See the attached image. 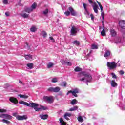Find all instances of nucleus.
Segmentation results:
<instances>
[{
	"instance_id": "obj_1",
	"label": "nucleus",
	"mask_w": 125,
	"mask_h": 125,
	"mask_svg": "<svg viewBox=\"0 0 125 125\" xmlns=\"http://www.w3.org/2000/svg\"><path fill=\"white\" fill-rule=\"evenodd\" d=\"M77 77L79 78V81L83 82L87 85H88V83H91L92 77L90 74L88 72L82 71L78 74Z\"/></svg>"
},
{
	"instance_id": "obj_2",
	"label": "nucleus",
	"mask_w": 125,
	"mask_h": 125,
	"mask_svg": "<svg viewBox=\"0 0 125 125\" xmlns=\"http://www.w3.org/2000/svg\"><path fill=\"white\" fill-rule=\"evenodd\" d=\"M32 105L35 111H36V112H41L42 110H43V111H45V110H47V107H45L42 105H41L40 108L39 107V104L36 103L32 104Z\"/></svg>"
},
{
	"instance_id": "obj_3",
	"label": "nucleus",
	"mask_w": 125,
	"mask_h": 125,
	"mask_svg": "<svg viewBox=\"0 0 125 125\" xmlns=\"http://www.w3.org/2000/svg\"><path fill=\"white\" fill-rule=\"evenodd\" d=\"M79 26L78 25H73L70 30V35L71 36H76L77 33L79 32Z\"/></svg>"
},
{
	"instance_id": "obj_4",
	"label": "nucleus",
	"mask_w": 125,
	"mask_h": 125,
	"mask_svg": "<svg viewBox=\"0 0 125 125\" xmlns=\"http://www.w3.org/2000/svg\"><path fill=\"white\" fill-rule=\"evenodd\" d=\"M106 66L108 67L109 70H115V69L117 68V65L116 64V62H107Z\"/></svg>"
},
{
	"instance_id": "obj_5",
	"label": "nucleus",
	"mask_w": 125,
	"mask_h": 125,
	"mask_svg": "<svg viewBox=\"0 0 125 125\" xmlns=\"http://www.w3.org/2000/svg\"><path fill=\"white\" fill-rule=\"evenodd\" d=\"M102 26H99V30L101 32V35L102 37L106 36V28L104 26V21H102Z\"/></svg>"
},
{
	"instance_id": "obj_6",
	"label": "nucleus",
	"mask_w": 125,
	"mask_h": 125,
	"mask_svg": "<svg viewBox=\"0 0 125 125\" xmlns=\"http://www.w3.org/2000/svg\"><path fill=\"white\" fill-rule=\"evenodd\" d=\"M60 87H56L55 88H53L52 87H51L47 89V91H49V92H59L60 91Z\"/></svg>"
},
{
	"instance_id": "obj_7",
	"label": "nucleus",
	"mask_w": 125,
	"mask_h": 125,
	"mask_svg": "<svg viewBox=\"0 0 125 125\" xmlns=\"http://www.w3.org/2000/svg\"><path fill=\"white\" fill-rule=\"evenodd\" d=\"M44 100H46L47 102L48 103H49L50 104H51L52 103H53V97L52 96H45L43 97Z\"/></svg>"
},
{
	"instance_id": "obj_8",
	"label": "nucleus",
	"mask_w": 125,
	"mask_h": 125,
	"mask_svg": "<svg viewBox=\"0 0 125 125\" xmlns=\"http://www.w3.org/2000/svg\"><path fill=\"white\" fill-rule=\"evenodd\" d=\"M27 119H28L27 115L21 116L20 115H18L16 120L18 121H23V120H27Z\"/></svg>"
},
{
	"instance_id": "obj_9",
	"label": "nucleus",
	"mask_w": 125,
	"mask_h": 125,
	"mask_svg": "<svg viewBox=\"0 0 125 125\" xmlns=\"http://www.w3.org/2000/svg\"><path fill=\"white\" fill-rule=\"evenodd\" d=\"M68 9L72 16H77L78 13L76 12V11H75V10H74L73 7H69Z\"/></svg>"
},
{
	"instance_id": "obj_10",
	"label": "nucleus",
	"mask_w": 125,
	"mask_h": 125,
	"mask_svg": "<svg viewBox=\"0 0 125 125\" xmlns=\"http://www.w3.org/2000/svg\"><path fill=\"white\" fill-rule=\"evenodd\" d=\"M77 93H80V89L78 88H75L72 91V95L75 97H78Z\"/></svg>"
},
{
	"instance_id": "obj_11",
	"label": "nucleus",
	"mask_w": 125,
	"mask_h": 125,
	"mask_svg": "<svg viewBox=\"0 0 125 125\" xmlns=\"http://www.w3.org/2000/svg\"><path fill=\"white\" fill-rule=\"evenodd\" d=\"M9 101H10L13 104H18V100L17 99L14 97H10L9 99Z\"/></svg>"
},
{
	"instance_id": "obj_12",
	"label": "nucleus",
	"mask_w": 125,
	"mask_h": 125,
	"mask_svg": "<svg viewBox=\"0 0 125 125\" xmlns=\"http://www.w3.org/2000/svg\"><path fill=\"white\" fill-rule=\"evenodd\" d=\"M119 25L121 27V29L125 30V21L124 20L120 21H119Z\"/></svg>"
},
{
	"instance_id": "obj_13",
	"label": "nucleus",
	"mask_w": 125,
	"mask_h": 125,
	"mask_svg": "<svg viewBox=\"0 0 125 125\" xmlns=\"http://www.w3.org/2000/svg\"><path fill=\"white\" fill-rule=\"evenodd\" d=\"M111 37L115 38L117 36V31L114 29H111L110 30Z\"/></svg>"
},
{
	"instance_id": "obj_14",
	"label": "nucleus",
	"mask_w": 125,
	"mask_h": 125,
	"mask_svg": "<svg viewBox=\"0 0 125 125\" xmlns=\"http://www.w3.org/2000/svg\"><path fill=\"white\" fill-rule=\"evenodd\" d=\"M32 104H35V103H30V104H28V103L23 101L22 105L27 106V107H31V108H34V106H33V105H32Z\"/></svg>"
},
{
	"instance_id": "obj_15",
	"label": "nucleus",
	"mask_w": 125,
	"mask_h": 125,
	"mask_svg": "<svg viewBox=\"0 0 125 125\" xmlns=\"http://www.w3.org/2000/svg\"><path fill=\"white\" fill-rule=\"evenodd\" d=\"M54 63L53 62H49L47 64V69H51V68H53L54 66Z\"/></svg>"
},
{
	"instance_id": "obj_16",
	"label": "nucleus",
	"mask_w": 125,
	"mask_h": 125,
	"mask_svg": "<svg viewBox=\"0 0 125 125\" xmlns=\"http://www.w3.org/2000/svg\"><path fill=\"white\" fill-rule=\"evenodd\" d=\"M93 9L95 13H98V5L97 4H95L92 5Z\"/></svg>"
},
{
	"instance_id": "obj_17",
	"label": "nucleus",
	"mask_w": 125,
	"mask_h": 125,
	"mask_svg": "<svg viewBox=\"0 0 125 125\" xmlns=\"http://www.w3.org/2000/svg\"><path fill=\"white\" fill-rule=\"evenodd\" d=\"M117 105L119 106L121 110H125V105L122 104V102L120 101L119 103H117Z\"/></svg>"
},
{
	"instance_id": "obj_18",
	"label": "nucleus",
	"mask_w": 125,
	"mask_h": 125,
	"mask_svg": "<svg viewBox=\"0 0 125 125\" xmlns=\"http://www.w3.org/2000/svg\"><path fill=\"white\" fill-rule=\"evenodd\" d=\"M24 11L27 13H31L33 11V9L31 7H27L24 9Z\"/></svg>"
},
{
	"instance_id": "obj_19",
	"label": "nucleus",
	"mask_w": 125,
	"mask_h": 125,
	"mask_svg": "<svg viewBox=\"0 0 125 125\" xmlns=\"http://www.w3.org/2000/svg\"><path fill=\"white\" fill-rule=\"evenodd\" d=\"M4 119H6L7 120H11V119H12V116L9 114H4Z\"/></svg>"
},
{
	"instance_id": "obj_20",
	"label": "nucleus",
	"mask_w": 125,
	"mask_h": 125,
	"mask_svg": "<svg viewBox=\"0 0 125 125\" xmlns=\"http://www.w3.org/2000/svg\"><path fill=\"white\" fill-rule=\"evenodd\" d=\"M48 12H49V10H48V9L46 8L45 10L42 11V14H43V15H44L45 16H47Z\"/></svg>"
},
{
	"instance_id": "obj_21",
	"label": "nucleus",
	"mask_w": 125,
	"mask_h": 125,
	"mask_svg": "<svg viewBox=\"0 0 125 125\" xmlns=\"http://www.w3.org/2000/svg\"><path fill=\"white\" fill-rule=\"evenodd\" d=\"M71 116H72V114L66 112L64 114V119H65V120H67V121H69V118H68L67 117H71Z\"/></svg>"
},
{
	"instance_id": "obj_22",
	"label": "nucleus",
	"mask_w": 125,
	"mask_h": 125,
	"mask_svg": "<svg viewBox=\"0 0 125 125\" xmlns=\"http://www.w3.org/2000/svg\"><path fill=\"white\" fill-rule=\"evenodd\" d=\"M40 118H41V119L42 120H46V119H47L48 118V115L47 114H45V115H43V114H42L40 115Z\"/></svg>"
},
{
	"instance_id": "obj_23",
	"label": "nucleus",
	"mask_w": 125,
	"mask_h": 125,
	"mask_svg": "<svg viewBox=\"0 0 125 125\" xmlns=\"http://www.w3.org/2000/svg\"><path fill=\"white\" fill-rule=\"evenodd\" d=\"M73 44H75V45H76L77 46H79L80 44H81V42H80V41L78 40H75L72 42Z\"/></svg>"
},
{
	"instance_id": "obj_24",
	"label": "nucleus",
	"mask_w": 125,
	"mask_h": 125,
	"mask_svg": "<svg viewBox=\"0 0 125 125\" xmlns=\"http://www.w3.org/2000/svg\"><path fill=\"white\" fill-rule=\"evenodd\" d=\"M125 42V34H123L122 37H120V43H123Z\"/></svg>"
},
{
	"instance_id": "obj_25",
	"label": "nucleus",
	"mask_w": 125,
	"mask_h": 125,
	"mask_svg": "<svg viewBox=\"0 0 125 125\" xmlns=\"http://www.w3.org/2000/svg\"><path fill=\"white\" fill-rule=\"evenodd\" d=\"M111 84L112 87H116V86H118V84L116 83V82H115V80L111 81Z\"/></svg>"
},
{
	"instance_id": "obj_26",
	"label": "nucleus",
	"mask_w": 125,
	"mask_h": 125,
	"mask_svg": "<svg viewBox=\"0 0 125 125\" xmlns=\"http://www.w3.org/2000/svg\"><path fill=\"white\" fill-rule=\"evenodd\" d=\"M91 49H98V45L92 44L91 46Z\"/></svg>"
},
{
	"instance_id": "obj_27",
	"label": "nucleus",
	"mask_w": 125,
	"mask_h": 125,
	"mask_svg": "<svg viewBox=\"0 0 125 125\" xmlns=\"http://www.w3.org/2000/svg\"><path fill=\"white\" fill-rule=\"evenodd\" d=\"M110 55H111V52H110V51L107 50L104 55V57H108V56H110Z\"/></svg>"
},
{
	"instance_id": "obj_28",
	"label": "nucleus",
	"mask_w": 125,
	"mask_h": 125,
	"mask_svg": "<svg viewBox=\"0 0 125 125\" xmlns=\"http://www.w3.org/2000/svg\"><path fill=\"white\" fill-rule=\"evenodd\" d=\"M0 122H2V123H4V124H7V125L10 124V122L6 119L1 120H0Z\"/></svg>"
},
{
	"instance_id": "obj_29",
	"label": "nucleus",
	"mask_w": 125,
	"mask_h": 125,
	"mask_svg": "<svg viewBox=\"0 0 125 125\" xmlns=\"http://www.w3.org/2000/svg\"><path fill=\"white\" fill-rule=\"evenodd\" d=\"M21 16L23 18H28L29 17V14L27 13L21 14Z\"/></svg>"
},
{
	"instance_id": "obj_30",
	"label": "nucleus",
	"mask_w": 125,
	"mask_h": 125,
	"mask_svg": "<svg viewBox=\"0 0 125 125\" xmlns=\"http://www.w3.org/2000/svg\"><path fill=\"white\" fill-rule=\"evenodd\" d=\"M83 70V69L81 68H80L78 66H77L75 69H74V71L75 72H82V71Z\"/></svg>"
},
{
	"instance_id": "obj_31",
	"label": "nucleus",
	"mask_w": 125,
	"mask_h": 125,
	"mask_svg": "<svg viewBox=\"0 0 125 125\" xmlns=\"http://www.w3.org/2000/svg\"><path fill=\"white\" fill-rule=\"evenodd\" d=\"M37 27H36V26H32L31 28H30V31L31 32H32V33H35V32H36V31H37Z\"/></svg>"
},
{
	"instance_id": "obj_32",
	"label": "nucleus",
	"mask_w": 125,
	"mask_h": 125,
	"mask_svg": "<svg viewBox=\"0 0 125 125\" xmlns=\"http://www.w3.org/2000/svg\"><path fill=\"white\" fill-rule=\"evenodd\" d=\"M61 86H63V87H66V86H67V82H66V81L62 82L61 83Z\"/></svg>"
},
{
	"instance_id": "obj_33",
	"label": "nucleus",
	"mask_w": 125,
	"mask_h": 125,
	"mask_svg": "<svg viewBox=\"0 0 125 125\" xmlns=\"http://www.w3.org/2000/svg\"><path fill=\"white\" fill-rule=\"evenodd\" d=\"M79 107H78V106H74L72 108H71L69 109V111H70L71 112L73 111H77V110H78Z\"/></svg>"
},
{
	"instance_id": "obj_34",
	"label": "nucleus",
	"mask_w": 125,
	"mask_h": 125,
	"mask_svg": "<svg viewBox=\"0 0 125 125\" xmlns=\"http://www.w3.org/2000/svg\"><path fill=\"white\" fill-rule=\"evenodd\" d=\"M77 103H78V101L76 99H73L71 102V105H75Z\"/></svg>"
},
{
	"instance_id": "obj_35",
	"label": "nucleus",
	"mask_w": 125,
	"mask_h": 125,
	"mask_svg": "<svg viewBox=\"0 0 125 125\" xmlns=\"http://www.w3.org/2000/svg\"><path fill=\"white\" fill-rule=\"evenodd\" d=\"M59 121H60L61 125H66V123H64V120H63V118H60Z\"/></svg>"
},
{
	"instance_id": "obj_36",
	"label": "nucleus",
	"mask_w": 125,
	"mask_h": 125,
	"mask_svg": "<svg viewBox=\"0 0 125 125\" xmlns=\"http://www.w3.org/2000/svg\"><path fill=\"white\" fill-rule=\"evenodd\" d=\"M27 67H28V68H29V69H33V68L34 67V64L32 63H28L27 64Z\"/></svg>"
},
{
	"instance_id": "obj_37",
	"label": "nucleus",
	"mask_w": 125,
	"mask_h": 125,
	"mask_svg": "<svg viewBox=\"0 0 125 125\" xmlns=\"http://www.w3.org/2000/svg\"><path fill=\"white\" fill-rule=\"evenodd\" d=\"M19 96L20 97V98H24L25 99L28 98V96L25 95H19Z\"/></svg>"
},
{
	"instance_id": "obj_38",
	"label": "nucleus",
	"mask_w": 125,
	"mask_h": 125,
	"mask_svg": "<svg viewBox=\"0 0 125 125\" xmlns=\"http://www.w3.org/2000/svg\"><path fill=\"white\" fill-rule=\"evenodd\" d=\"M36 7H37V5L36 4V3H34L30 7V8L32 9V10H34V9H36Z\"/></svg>"
},
{
	"instance_id": "obj_39",
	"label": "nucleus",
	"mask_w": 125,
	"mask_h": 125,
	"mask_svg": "<svg viewBox=\"0 0 125 125\" xmlns=\"http://www.w3.org/2000/svg\"><path fill=\"white\" fill-rule=\"evenodd\" d=\"M42 36L43 38H45V37H46V36H47V33H46V32H45L44 31H42Z\"/></svg>"
},
{
	"instance_id": "obj_40",
	"label": "nucleus",
	"mask_w": 125,
	"mask_h": 125,
	"mask_svg": "<svg viewBox=\"0 0 125 125\" xmlns=\"http://www.w3.org/2000/svg\"><path fill=\"white\" fill-rule=\"evenodd\" d=\"M51 82L52 83H57V82H58V78L55 77L53 78L52 79Z\"/></svg>"
},
{
	"instance_id": "obj_41",
	"label": "nucleus",
	"mask_w": 125,
	"mask_h": 125,
	"mask_svg": "<svg viewBox=\"0 0 125 125\" xmlns=\"http://www.w3.org/2000/svg\"><path fill=\"white\" fill-rule=\"evenodd\" d=\"M77 119L78 121L80 123H83V117L81 116H79Z\"/></svg>"
},
{
	"instance_id": "obj_42",
	"label": "nucleus",
	"mask_w": 125,
	"mask_h": 125,
	"mask_svg": "<svg viewBox=\"0 0 125 125\" xmlns=\"http://www.w3.org/2000/svg\"><path fill=\"white\" fill-rule=\"evenodd\" d=\"M97 3L99 5V7L101 9V12H102V11H103V7H102V5L100 4V3H99V2H97Z\"/></svg>"
},
{
	"instance_id": "obj_43",
	"label": "nucleus",
	"mask_w": 125,
	"mask_h": 125,
	"mask_svg": "<svg viewBox=\"0 0 125 125\" xmlns=\"http://www.w3.org/2000/svg\"><path fill=\"white\" fill-rule=\"evenodd\" d=\"M58 95H59V96H63V95H64V94H63V92H62V91H60L58 93Z\"/></svg>"
},
{
	"instance_id": "obj_44",
	"label": "nucleus",
	"mask_w": 125,
	"mask_h": 125,
	"mask_svg": "<svg viewBox=\"0 0 125 125\" xmlns=\"http://www.w3.org/2000/svg\"><path fill=\"white\" fill-rule=\"evenodd\" d=\"M49 39L52 42H55V40L53 39V37L50 36Z\"/></svg>"
},
{
	"instance_id": "obj_45",
	"label": "nucleus",
	"mask_w": 125,
	"mask_h": 125,
	"mask_svg": "<svg viewBox=\"0 0 125 125\" xmlns=\"http://www.w3.org/2000/svg\"><path fill=\"white\" fill-rule=\"evenodd\" d=\"M70 11H66L64 12V14L66 15V16H69L70 15Z\"/></svg>"
},
{
	"instance_id": "obj_46",
	"label": "nucleus",
	"mask_w": 125,
	"mask_h": 125,
	"mask_svg": "<svg viewBox=\"0 0 125 125\" xmlns=\"http://www.w3.org/2000/svg\"><path fill=\"white\" fill-rule=\"evenodd\" d=\"M0 113H6V109H0Z\"/></svg>"
},
{
	"instance_id": "obj_47",
	"label": "nucleus",
	"mask_w": 125,
	"mask_h": 125,
	"mask_svg": "<svg viewBox=\"0 0 125 125\" xmlns=\"http://www.w3.org/2000/svg\"><path fill=\"white\" fill-rule=\"evenodd\" d=\"M111 75L112 76V78L113 79H117V75H116V74H115V73H111Z\"/></svg>"
},
{
	"instance_id": "obj_48",
	"label": "nucleus",
	"mask_w": 125,
	"mask_h": 125,
	"mask_svg": "<svg viewBox=\"0 0 125 125\" xmlns=\"http://www.w3.org/2000/svg\"><path fill=\"white\" fill-rule=\"evenodd\" d=\"M61 63L62 65H65V64H67V62L63 60H62Z\"/></svg>"
},
{
	"instance_id": "obj_49",
	"label": "nucleus",
	"mask_w": 125,
	"mask_h": 125,
	"mask_svg": "<svg viewBox=\"0 0 125 125\" xmlns=\"http://www.w3.org/2000/svg\"><path fill=\"white\" fill-rule=\"evenodd\" d=\"M3 4H8V0H3Z\"/></svg>"
},
{
	"instance_id": "obj_50",
	"label": "nucleus",
	"mask_w": 125,
	"mask_h": 125,
	"mask_svg": "<svg viewBox=\"0 0 125 125\" xmlns=\"http://www.w3.org/2000/svg\"><path fill=\"white\" fill-rule=\"evenodd\" d=\"M12 116H13V117H15L16 119H17V117L18 115H17V113L14 112L12 113Z\"/></svg>"
},
{
	"instance_id": "obj_51",
	"label": "nucleus",
	"mask_w": 125,
	"mask_h": 125,
	"mask_svg": "<svg viewBox=\"0 0 125 125\" xmlns=\"http://www.w3.org/2000/svg\"><path fill=\"white\" fill-rule=\"evenodd\" d=\"M83 6L84 8V10L86 11V12H87V9L86 8V4L83 3Z\"/></svg>"
},
{
	"instance_id": "obj_52",
	"label": "nucleus",
	"mask_w": 125,
	"mask_h": 125,
	"mask_svg": "<svg viewBox=\"0 0 125 125\" xmlns=\"http://www.w3.org/2000/svg\"><path fill=\"white\" fill-rule=\"evenodd\" d=\"M90 16H91V20H92V21H93V20H94V16H93V14H91Z\"/></svg>"
},
{
	"instance_id": "obj_53",
	"label": "nucleus",
	"mask_w": 125,
	"mask_h": 125,
	"mask_svg": "<svg viewBox=\"0 0 125 125\" xmlns=\"http://www.w3.org/2000/svg\"><path fill=\"white\" fill-rule=\"evenodd\" d=\"M120 61H118L117 63H116V67H120L121 66V64L119 63Z\"/></svg>"
},
{
	"instance_id": "obj_54",
	"label": "nucleus",
	"mask_w": 125,
	"mask_h": 125,
	"mask_svg": "<svg viewBox=\"0 0 125 125\" xmlns=\"http://www.w3.org/2000/svg\"><path fill=\"white\" fill-rule=\"evenodd\" d=\"M27 56H28V58H29V60H32V55H27Z\"/></svg>"
},
{
	"instance_id": "obj_55",
	"label": "nucleus",
	"mask_w": 125,
	"mask_h": 125,
	"mask_svg": "<svg viewBox=\"0 0 125 125\" xmlns=\"http://www.w3.org/2000/svg\"><path fill=\"white\" fill-rule=\"evenodd\" d=\"M119 74H120V75H124V74H125V72H124L123 70H121V71H120V72H119Z\"/></svg>"
},
{
	"instance_id": "obj_56",
	"label": "nucleus",
	"mask_w": 125,
	"mask_h": 125,
	"mask_svg": "<svg viewBox=\"0 0 125 125\" xmlns=\"http://www.w3.org/2000/svg\"><path fill=\"white\" fill-rule=\"evenodd\" d=\"M9 86H10L9 84L8 83L5 84L4 85V88H7V87H9Z\"/></svg>"
},
{
	"instance_id": "obj_57",
	"label": "nucleus",
	"mask_w": 125,
	"mask_h": 125,
	"mask_svg": "<svg viewBox=\"0 0 125 125\" xmlns=\"http://www.w3.org/2000/svg\"><path fill=\"white\" fill-rule=\"evenodd\" d=\"M4 114L1 113L0 114V118H2V119H4Z\"/></svg>"
},
{
	"instance_id": "obj_58",
	"label": "nucleus",
	"mask_w": 125,
	"mask_h": 125,
	"mask_svg": "<svg viewBox=\"0 0 125 125\" xmlns=\"http://www.w3.org/2000/svg\"><path fill=\"white\" fill-rule=\"evenodd\" d=\"M66 65H67V66H72V63L69 62H66Z\"/></svg>"
},
{
	"instance_id": "obj_59",
	"label": "nucleus",
	"mask_w": 125,
	"mask_h": 125,
	"mask_svg": "<svg viewBox=\"0 0 125 125\" xmlns=\"http://www.w3.org/2000/svg\"><path fill=\"white\" fill-rule=\"evenodd\" d=\"M70 93H72V94H73V92L72 90L69 91L67 93H66V95H69V94H70Z\"/></svg>"
},
{
	"instance_id": "obj_60",
	"label": "nucleus",
	"mask_w": 125,
	"mask_h": 125,
	"mask_svg": "<svg viewBox=\"0 0 125 125\" xmlns=\"http://www.w3.org/2000/svg\"><path fill=\"white\" fill-rule=\"evenodd\" d=\"M25 59H26L27 60H30V59L29 58V57H28V55H26V56H25Z\"/></svg>"
},
{
	"instance_id": "obj_61",
	"label": "nucleus",
	"mask_w": 125,
	"mask_h": 125,
	"mask_svg": "<svg viewBox=\"0 0 125 125\" xmlns=\"http://www.w3.org/2000/svg\"><path fill=\"white\" fill-rule=\"evenodd\" d=\"M101 12V16H104L105 15V13L104 12H103V11H102Z\"/></svg>"
},
{
	"instance_id": "obj_62",
	"label": "nucleus",
	"mask_w": 125,
	"mask_h": 125,
	"mask_svg": "<svg viewBox=\"0 0 125 125\" xmlns=\"http://www.w3.org/2000/svg\"><path fill=\"white\" fill-rule=\"evenodd\" d=\"M24 101H21L19 102V104H22L23 105V103Z\"/></svg>"
},
{
	"instance_id": "obj_63",
	"label": "nucleus",
	"mask_w": 125,
	"mask_h": 125,
	"mask_svg": "<svg viewBox=\"0 0 125 125\" xmlns=\"http://www.w3.org/2000/svg\"><path fill=\"white\" fill-rule=\"evenodd\" d=\"M26 44L28 49H30V47L29 46V44L28 43V42H26Z\"/></svg>"
},
{
	"instance_id": "obj_64",
	"label": "nucleus",
	"mask_w": 125,
	"mask_h": 125,
	"mask_svg": "<svg viewBox=\"0 0 125 125\" xmlns=\"http://www.w3.org/2000/svg\"><path fill=\"white\" fill-rule=\"evenodd\" d=\"M6 16H9V14H8V12H6L5 13Z\"/></svg>"
}]
</instances>
